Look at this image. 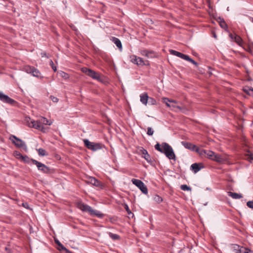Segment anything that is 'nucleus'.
I'll list each match as a JSON object with an SVG mask.
<instances>
[{"label":"nucleus","instance_id":"obj_1","mask_svg":"<svg viewBox=\"0 0 253 253\" xmlns=\"http://www.w3.org/2000/svg\"><path fill=\"white\" fill-rule=\"evenodd\" d=\"M155 148L161 153H164L166 157L170 160H175V155L172 147L167 143L164 142L160 145L157 143L155 145Z\"/></svg>","mask_w":253,"mask_h":253},{"label":"nucleus","instance_id":"obj_2","mask_svg":"<svg viewBox=\"0 0 253 253\" xmlns=\"http://www.w3.org/2000/svg\"><path fill=\"white\" fill-rule=\"evenodd\" d=\"M198 153L201 156L206 157L209 159L216 162L221 163L223 161V158L221 155L216 154L214 152L209 150L199 149Z\"/></svg>","mask_w":253,"mask_h":253},{"label":"nucleus","instance_id":"obj_3","mask_svg":"<svg viewBox=\"0 0 253 253\" xmlns=\"http://www.w3.org/2000/svg\"><path fill=\"white\" fill-rule=\"evenodd\" d=\"M77 207L83 211H88L91 216H96L99 218H102L103 216V214L100 211L93 210L90 206L82 202H79Z\"/></svg>","mask_w":253,"mask_h":253},{"label":"nucleus","instance_id":"obj_4","mask_svg":"<svg viewBox=\"0 0 253 253\" xmlns=\"http://www.w3.org/2000/svg\"><path fill=\"white\" fill-rule=\"evenodd\" d=\"M35 124L33 125V126H34V128L43 132L44 131V125L50 126L52 124L51 121L48 120L43 117H40L38 120L35 121Z\"/></svg>","mask_w":253,"mask_h":253},{"label":"nucleus","instance_id":"obj_5","mask_svg":"<svg viewBox=\"0 0 253 253\" xmlns=\"http://www.w3.org/2000/svg\"><path fill=\"white\" fill-rule=\"evenodd\" d=\"M169 52L171 54L175 55L177 57H179L183 59H184L186 61H189L190 62L192 63L193 64L197 65V63L194 60H193L192 58H191L188 55L183 54L180 52L177 51L176 50L170 49L169 50Z\"/></svg>","mask_w":253,"mask_h":253},{"label":"nucleus","instance_id":"obj_6","mask_svg":"<svg viewBox=\"0 0 253 253\" xmlns=\"http://www.w3.org/2000/svg\"><path fill=\"white\" fill-rule=\"evenodd\" d=\"M85 146L89 149L95 151L101 149L102 147L101 145L98 143H95L89 141L87 139L84 140Z\"/></svg>","mask_w":253,"mask_h":253},{"label":"nucleus","instance_id":"obj_7","mask_svg":"<svg viewBox=\"0 0 253 253\" xmlns=\"http://www.w3.org/2000/svg\"><path fill=\"white\" fill-rule=\"evenodd\" d=\"M82 71L93 79L97 80L98 81L100 80V75L93 70L86 67H84L82 68Z\"/></svg>","mask_w":253,"mask_h":253},{"label":"nucleus","instance_id":"obj_8","mask_svg":"<svg viewBox=\"0 0 253 253\" xmlns=\"http://www.w3.org/2000/svg\"><path fill=\"white\" fill-rule=\"evenodd\" d=\"M131 182L134 185L136 186L143 193L145 194H147L148 193L147 188L142 181L139 179L133 178L131 180Z\"/></svg>","mask_w":253,"mask_h":253},{"label":"nucleus","instance_id":"obj_9","mask_svg":"<svg viewBox=\"0 0 253 253\" xmlns=\"http://www.w3.org/2000/svg\"><path fill=\"white\" fill-rule=\"evenodd\" d=\"M130 60L133 64L138 66H144L148 65V61H144L142 58L137 57L135 55L130 56Z\"/></svg>","mask_w":253,"mask_h":253},{"label":"nucleus","instance_id":"obj_10","mask_svg":"<svg viewBox=\"0 0 253 253\" xmlns=\"http://www.w3.org/2000/svg\"><path fill=\"white\" fill-rule=\"evenodd\" d=\"M25 70L28 73L31 74L34 77L42 79L43 77L42 76L39 70L34 67L28 66L25 67Z\"/></svg>","mask_w":253,"mask_h":253},{"label":"nucleus","instance_id":"obj_11","mask_svg":"<svg viewBox=\"0 0 253 253\" xmlns=\"http://www.w3.org/2000/svg\"><path fill=\"white\" fill-rule=\"evenodd\" d=\"M33 164L37 166L39 171L45 173H47L49 172V169L44 164L39 162L37 160L33 161Z\"/></svg>","mask_w":253,"mask_h":253},{"label":"nucleus","instance_id":"obj_12","mask_svg":"<svg viewBox=\"0 0 253 253\" xmlns=\"http://www.w3.org/2000/svg\"><path fill=\"white\" fill-rule=\"evenodd\" d=\"M0 100L10 105L14 104L15 102L14 99L10 98L8 95L3 94L1 91H0Z\"/></svg>","mask_w":253,"mask_h":253},{"label":"nucleus","instance_id":"obj_13","mask_svg":"<svg viewBox=\"0 0 253 253\" xmlns=\"http://www.w3.org/2000/svg\"><path fill=\"white\" fill-rule=\"evenodd\" d=\"M181 143V144L185 148L189 149L193 151H195L198 153V152L199 151L200 149L195 145H194V144H192L191 143L186 142V141H182Z\"/></svg>","mask_w":253,"mask_h":253},{"label":"nucleus","instance_id":"obj_14","mask_svg":"<svg viewBox=\"0 0 253 253\" xmlns=\"http://www.w3.org/2000/svg\"><path fill=\"white\" fill-rule=\"evenodd\" d=\"M17 159H20L21 161L23 162L30 164L31 163H33V161H35L36 160H34L33 159L30 158L26 155L23 156L20 153H17Z\"/></svg>","mask_w":253,"mask_h":253},{"label":"nucleus","instance_id":"obj_15","mask_svg":"<svg viewBox=\"0 0 253 253\" xmlns=\"http://www.w3.org/2000/svg\"><path fill=\"white\" fill-rule=\"evenodd\" d=\"M140 52L141 55L145 56L148 58H152L155 57V54L153 51L144 49L141 50Z\"/></svg>","mask_w":253,"mask_h":253},{"label":"nucleus","instance_id":"obj_16","mask_svg":"<svg viewBox=\"0 0 253 253\" xmlns=\"http://www.w3.org/2000/svg\"><path fill=\"white\" fill-rule=\"evenodd\" d=\"M17 148H19L25 151H27V147L25 143L17 137Z\"/></svg>","mask_w":253,"mask_h":253},{"label":"nucleus","instance_id":"obj_17","mask_svg":"<svg viewBox=\"0 0 253 253\" xmlns=\"http://www.w3.org/2000/svg\"><path fill=\"white\" fill-rule=\"evenodd\" d=\"M87 182L96 187L101 186L100 182L93 177H89L88 179Z\"/></svg>","mask_w":253,"mask_h":253},{"label":"nucleus","instance_id":"obj_18","mask_svg":"<svg viewBox=\"0 0 253 253\" xmlns=\"http://www.w3.org/2000/svg\"><path fill=\"white\" fill-rule=\"evenodd\" d=\"M24 123L28 126L30 127H33L34 128V126H33V125L35 124V121L31 119L29 117H25L24 120Z\"/></svg>","mask_w":253,"mask_h":253},{"label":"nucleus","instance_id":"obj_19","mask_svg":"<svg viewBox=\"0 0 253 253\" xmlns=\"http://www.w3.org/2000/svg\"><path fill=\"white\" fill-rule=\"evenodd\" d=\"M233 249L236 253H245L244 251L247 250L246 248L241 247L237 244L233 245Z\"/></svg>","mask_w":253,"mask_h":253},{"label":"nucleus","instance_id":"obj_20","mask_svg":"<svg viewBox=\"0 0 253 253\" xmlns=\"http://www.w3.org/2000/svg\"><path fill=\"white\" fill-rule=\"evenodd\" d=\"M140 100L141 102L143 104L146 105L148 103V99H149V96H148L147 93H143L141 94L140 95Z\"/></svg>","mask_w":253,"mask_h":253},{"label":"nucleus","instance_id":"obj_21","mask_svg":"<svg viewBox=\"0 0 253 253\" xmlns=\"http://www.w3.org/2000/svg\"><path fill=\"white\" fill-rule=\"evenodd\" d=\"M112 41L116 44L117 47L121 50L122 49V44L121 41L117 38L112 37Z\"/></svg>","mask_w":253,"mask_h":253},{"label":"nucleus","instance_id":"obj_22","mask_svg":"<svg viewBox=\"0 0 253 253\" xmlns=\"http://www.w3.org/2000/svg\"><path fill=\"white\" fill-rule=\"evenodd\" d=\"M228 195L234 199H240L243 197L241 194L228 192Z\"/></svg>","mask_w":253,"mask_h":253},{"label":"nucleus","instance_id":"obj_23","mask_svg":"<svg viewBox=\"0 0 253 253\" xmlns=\"http://www.w3.org/2000/svg\"><path fill=\"white\" fill-rule=\"evenodd\" d=\"M245 159L251 162L252 161H253V154L250 151H247L245 155Z\"/></svg>","mask_w":253,"mask_h":253},{"label":"nucleus","instance_id":"obj_24","mask_svg":"<svg viewBox=\"0 0 253 253\" xmlns=\"http://www.w3.org/2000/svg\"><path fill=\"white\" fill-rule=\"evenodd\" d=\"M191 169L194 171V173H197L201 169V168L199 167L198 164L194 163L191 166Z\"/></svg>","mask_w":253,"mask_h":253},{"label":"nucleus","instance_id":"obj_25","mask_svg":"<svg viewBox=\"0 0 253 253\" xmlns=\"http://www.w3.org/2000/svg\"><path fill=\"white\" fill-rule=\"evenodd\" d=\"M108 234L109 237L113 240H119L120 239V236L118 234L112 232H108Z\"/></svg>","mask_w":253,"mask_h":253},{"label":"nucleus","instance_id":"obj_26","mask_svg":"<svg viewBox=\"0 0 253 253\" xmlns=\"http://www.w3.org/2000/svg\"><path fill=\"white\" fill-rule=\"evenodd\" d=\"M142 154L143 155V158L148 162L150 160V156L148 154L146 150L143 149L142 150Z\"/></svg>","mask_w":253,"mask_h":253},{"label":"nucleus","instance_id":"obj_27","mask_svg":"<svg viewBox=\"0 0 253 253\" xmlns=\"http://www.w3.org/2000/svg\"><path fill=\"white\" fill-rule=\"evenodd\" d=\"M37 151L39 155L40 156H44L47 155V153L46 152L45 150L42 148H39Z\"/></svg>","mask_w":253,"mask_h":253},{"label":"nucleus","instance_id":"obj_28","mask_svg":"<svg viewBox=\"0 0 253 253\" xmlns=\"http://www.w3.org/2000/svg\"><path fill=\"white\" fill-rule=\"evenodd\" d=\"M58 74L60 77L64 78V79L66 80L69 78V75L63 71H60L58 72Z\"/></svg>","mask_w":253,"mask_h":253},{"label":"nucleus","instance_id":"obj_29","mask_svg":"<svg viewBox=\"0 0 253 253\" xmlns=\"http://www.w3.org/2000/svg\"><path fill=\"white\" fill-rule=\"evenodd\" d=\"M163 102L166 104V105L169 107H171V104L170 103V100L168 98H163Z\"/></svg>","mask_w":253,"mask_h":253},{"label":"nucleus","instance_id":"obj_30","mask_svg":"<svg viewBox=\"0 0 253 253\" xmlns=\"http://www.w3.org/2000/svg\"><path fill=\"white\" fill-rule=\"evenodd\" d=\"M148 103L149 104L153 105L156 104L157 102H156V100L155 99H154L153 98L149 97Z\"/></svg>","mask_w":253,"mask_h":253},{"label":"nucleus","instance_id":"obj_31","mask_svg":"<svg viewBox=\"0 0 253 253\" xmlns=\"http://www.w3.org/2000/svg\"><path fill=\"white\" fill-rule=\"evenodd\" d=\"M180 189L183 191H190L191 190V188L188 186L187 185L183 184L180 186Z\"/></svg>","mask_w":253,"mask_h":253},{"label":"nucleus","instance_id":"obj_32","mask_svg":"<svg viewBox=\"0 0 253 253\" xmlns=\"http://www.w3.org/2000/svg\"><path fill=\"white\" fill-rule=\"evenodd\" d=\"M219 24L221 27L223 29H225L227 27V24L223 20H220L219 21Z\"/></svg>","mask_w":253,"mask_h":253},{"label":"nucleus","instance_id":"obj_33","mask_svg":"<svg viewBox=\"0 0 253 253\" xmlns=\"http://www.w3.org/2000/svg\"><path fill=\"white\" fill-rule=\"evenodd\" d=\"M244 90L250 95L253 96V88H249L248 89H244Z\"/></svg>","mask_w":253,"mask_h":253},{"label":"nucleus","instance_id":"obj_34","mask_svg":"<svg viewBox=\"0 0 253 253\" xmlns=\"http://www.w3.org/2000/svg\"><path fill=\"white\" fill-rule=\"evenodd\" d=\"M170 108L172 110H174L175 109H178L180 111H182V108L181 107L179 106H177V105H175V104H173V103H172L171 104V107Z\"/></svg>","mask_w":253,"mask_h":253},{"label":"nucleus","instance_id":"obj_35","mask_svg":"<svg viewBox=\"0 0 253 253\" xmlns=\"http://www.w3.org/2000/svg\"><path fill=\"white\" fill-rule=\"evenodd\" d=\"M49 65L51 66V67H52V69L53 70V71L54 72H56L57 71V68L54 65V63H53V61L52 60H50V61H49Z\"/></svg>","mask_w":253,"mask_h":253},{"label":"nucleus","instance_id":"obj_36","mask_svg":"<svg viewBox=\"0 0 253 253\" xmlns=\"http://www.w3.org/2000/svg\"><path fill=\"white\" fill-rule=\"evenodd\" d=\"M154 200L158 203H160L163 201V199L159 195H156L154 197Z\"/></svg>","mask_w":253,"mask_h":253},{"label":"nucleus","instance_id":"obj_37","mask_svg":"<svg viewBox=\"0 0 253 253\" xmlns=\"http://www.w3.org/2000/svg\"><path fill=\"white\" fill-rule=\"evenodd\" d=\"M154 133V130L151 127H148L147 134L149 135H152Z\"/></svg>","mask_w":253,"mask_h":253},{"label":"nucleus","instance_id":"obj_38","mask_svg":"<svg viewBox=\"0 0 253 253\" xmlns=\"http://www.w3.org/2000/svg\"><path fill=\"white\" fill-rule=\"evenodd\" d=\"M22 205L25 209L30 210H32V209L30 207V206H29V204L27 203H26V202L22 203Z\"/></svg>","mask_w":253,"mask_h":253},{"label":"nucleus","instance_id":"obj_39","mask_svg":"<svg viewBox=\"0 0 253 253\" xmlns=\"http://www.w3.org/2000/svg\"><path fill=\"white\" fill-rule=\"evenodd\" d=\"M247 205L249 208L253 209V201H250L248 202L247 203Z\"/></svg>","mask_w":253,"mask_h":253},{"label":"nucleus","instance_id":"obj_40","mask_svg":"<svg viewBox=\"0 0 253 253\" xmlns=\"http://www.w3.org/2000/svg\"><path fill=\"white\" fill-rule=\"evenodd\" d=\"M10 139L12 141V143L16 145V136L11 135L10 137Z\"/></svg>","mask_w":253,"mask_h":253},{"label":"nucleus","instance_id":"obj_41","mask_svg":"<svg viewBox=\"0 0 253 253\" xmlns=\"http://www.w3.org/2000/svg\"><path fill=\"white\" fill-rule=\"evenodd\" d=\"M50 98L53 102L56 103L58 101V99L54 96H50Z\"/></svg>","mask_w":253,"mask_h":253},{"label":"nucleus","instance_id":"obj_42","mask_svg":"<svg viewBox=\"0 0 253 253\" xmlns=\"http://www.w3.org/2000/svg\"><path fill=\"white\" fill-rule=\"evenodd\" d=\"M41 55L42 57H46L47 58H48V56L47 55L46 53L45 52H42L41 53Z\"/></svg>","mask_w":253,"mask_h":253},{"label":"nucleus","instance_id":"obj_43","mask_svg":"<svg viewBox=\"0 0 253 253\" xmlns=\"http://www.w3.org/2000/svg\"><path fill=\"white\" fill-rule=\"evenodd\" d=\"M246 251H244L245 252V253H253V251L248 249V248H246Z\"/></svg>","mask_w":253,"mask_h":253},{"label":"nucleus","instance_id":"obj_44","mask_svg":"<svg viewBox=\"0 0 253 253\" xmlns=\"http://www.w3.org/2000/svg\"><path fill=\"white\" fill-rule=\"evenodd\" d=\"M125 209H126V211H127V213L128 214L131 213V212L129 210L127 205H126V207Z\"/></svg>","mask_w":253,"mask_h":253},{"label":"nucleus","instance_id":"obj_45","mask_svg":"<svg viewBox=\"0 0 253 253\" xmlns=\"http://www.w3.org/2000/svg\"><path fill=\"white\" fill-rule=\"evenodd\" d=\"M55 242L56 243V244L58 245L59 246H61L62 245V244L59 242V241H58V240L57 239H55Z\"/></svg>","mask_w":253,"mask_h":253},{"label":"nucleus","instance_id":"obj_46","mask_svg":"<svg viewBox=\"0 0 253 253\" xmlns=\"http://www.w3.org/2000/svg\"><path fill=\"white\" fill-rule=\"evenodd\" d=\"M59 247H61V248L62 250H64V251L67 250V249L62 244L61 246H60Z\"/></svg>","mask_w":253,"mask_h":253},{"label":"nucleus","instance_id":"obj_47","mask_svg":"<svg viewBox=\"0 0 253 253\" xmlns=\"http://www.w3.org/2000/svg\"><path fill=\"white\" fill-rule=\"evenodd\" d=\"M241 38L239 36H236V42H239L240 41H241Z\"/></svg>","mask_w":253,"mask_h":253},{"label":"nucleus","instance_id":"obj_48","mask_svg":"<svg viewBox=\"0 0 253 253\" xmlns=\"http://www.w3.org/2000/svg\"><path fill=\"white\" fill-rule=\"evenodd\" d=\"M170 103H173V104H176L177 102L174 100H170Z\"/></svg>","mask_w":253,"mask_h":253},{"label":"nucleus","instance_id":"obj_49","mask_svg":"<svg viewBox=\"0 0 253 253\" xmlns=\"http://www.w3.org/2000/svg\"><path fill=\"white\" fill-rule=\"evenodd\" d=\"M5 250L6 251H7L8 253H11L10 250H9V249H8L7 247H5Z\"/></svg>","mask_w":253,"mask_h":253},{"label":"nucleus","instance_id":"obj_50","mask_svg":"<svg viewBox=\"0 0 253 253\" xmlns=\"http://www.w3.org/2000/svg\"><path fill=\"white\" fill-rule=\"evenodd\" d=\"M16 154V151H13V155H15Z\"/></svg>","mask_w":253,"mask_h":253},{"label":"nucleus","instance_id":"obj_51","mask_svg":"<svg viewBox=\"0 0 253 253\" xmlns=\"http://www.w3.org/2000/svg\"><path fill=\"white\" fill-rule=\"evenodd\" d=\"M214 37L216 38V35H214Z\"/></svg>","mask_w":253,"mask_h":253},{"label":"nucleus","instance_id":"obj_52","mask_svg":"<svg viewBox=\"0 0 253 253\" xmlns=\"http://www.w3.org/2000/svg\"><path fill=\"white\" fill-rule=\"evenodd\" d=\"M252 22H253V19H252Z\"/></svg>","mask_w":253,"mask_h":253}]
</instances>
